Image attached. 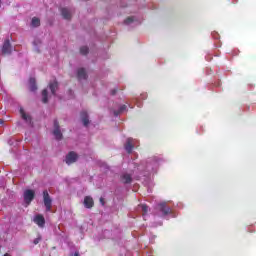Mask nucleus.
Returning a JSON list of instances; mask_svg holds the SVG:
<instances>
[{
	"label": "nucleus",
	"mask_w": 256,
	"mask_h": 256,
	"mask_svg": "<svg viewBox=\"0 0 256 256\" xmlns=\"http://www.w3.org/2000/svg\"><path fill=\"white\" fill-rule=\"evenodd\" d=\"M80 53H81V55H87V53H89V47H87V46H82V47L80 48Z\"/></svg>",
	"instance_id": "412c9836"
},
{
	"label": "nucleus",
	"mask_w": 256,
	"mask_h": 256,
	"mask_svg": "<svg viewBox=\"0 0 256 256\" xmlns=\"http://www.w3.org/2000/svg\"><path fill=\"white\" fill-rule=\"evenodd\" d=\"M4 121L3 119H0V125H3Z\"/></svg>",
	"instance_id": "bb28decb"
},
{
	"label": "nucleus",
	"mask_w": 256,
	"mask_h": 256,
	"mask_svg": "<svg viewBox=\"0 0 256 256\" xmlns=\"http://www.w3.org/2000/svg\"><path fill=\"white\" fill-rule=\"evenodd\" d=\"M141 210L143 211V217H145V215H147V212L149 211V206H147V204H141L140 205Z\"/></svg>",
	"instance_id": "aec40b11"
},
{
	"label": "nucleus",
	"mask_w": 256,
	"mask_h": 256,
	"mask_svg": "<svg viewBox=\"0 0 256 256\" xmlns=\"http://www.w3.org/2000/svg\"><path fill=\"white\" fill-rule=\"evenodd\" d=\"M29 85H30V91H32V92L37 91V82H36L35 78L29 79Z\"/></svg>",
	"instance_id": "dca6fc26"
},
{
	"label": "nucleus",
	"mask_w": 256,
	"mask_h": 256,
	"mask_svg": "<svg viewBox=\"0 0 256 256\" xmlns=\"http://www.w3.org/2000/svg\"><path fill=\"white\" fill-rule=\"evenodd\" d=\"M49 89L52 95H56L57 89H59V83L57 82V80H54L53 82L49 83Z\"/></svg>",
	"instance_id": "9b49d317"
},
{
	"label": "nucleus",
	"mask_w": 256,
	"mask_h": 256,
	"mask_svg": "<svg viewBox=\"0 0 256 256\" xmlns=\"http://www.w3.org/2000/svg\"><path fill=\"white\" fill-rule=\"evenodd\" d=\"M31 25L32 27H39L41 25V20H39L37 17H34L32 18Z\"/></svg>",
	"instance_id": "a211bd4d"
},
{
	"label": "nucleus",
	"mask_w": 256,
	"mask_h": 256,
	"mask_svg": "<svg viewBox=\"0 0 256 256\" xmlns=\"http://www.w3.org/2000/svg\"><path fill=\"white\" fill-rule=\"evenodd\" d=\"M93 205H95L93 198L91 196H86L84 198V206L86 207V209H92Z\"/></svg>",
	"instance_id": "9d476101"
},
{
	"label": "nucleus",
	"mask_w": 256,
	"mask_h": 256,
	"mask_svg": "<svg viewBox=\"0 0 256 256\" xmlns=\"http://www.w3.org/2000/svg\"><path fill=\"white\" fill-rule=\"evenodd\" d=\"M159 210L163 213V215H170L171 208L167 206L165 202L159 204Z\"/></svg>",
	"instance_id": "1a4fd4ad"
},
{
	"label": "nucleus",
	"mask_w": 256,
	"mask_h": 256,
	"mask_svg": "<svg viewBox=\"0 0 256 256\" xmlns=\"http://www.w3.org/2000/svg\"><path fill=\"white\" fill-rule=\"evenodd\" d=\"M61 15L64 19H67V20L71 19V11H69V9L67 8L61 9Z\"/></svg>",
	"instance_id": "2eb2a0df"
},
{
	"label": "nucleus",
	"mask_w": 256,
	"mask_h": 256,
	"mask_svg": "<svg viewBox=\"0 0 256 256\" xmlns=\"http://www.w3.org/2000/svg\"><path fill=\"white\" fill-rule=\"evenodd\" d=\"M134 145H133V138H128L125 145H124V149L127 153L131 154L133 153V149H134Z\"/></svg>",
	"instance_id": "423d86ee"
},
{
	"label": "nucleus",
	"mask_w": 256,
	"mask_h": 256,
	"mask_svg": "<svg viewBox=\"0 0 256 256\" xmlns=\"http://www.w3.org/2000/svg\"><path fill=\"white\" fill-rule=\"evenodd\" d=\"M77 159H79V155H77L75 151H71L66 155L65 163L67 165H73V163H76Z\"/></svg>",
	"instance_id": "7ed1b4c3"
},
{
	"label": "nucleus",
	"mask_w": 256,
	"mask_h": 256,
	"mask_svg": "<svg viewBox=\"0 0 256 256\" xmlns=\"http://www.w3.org/2000/svg\"><path fill=\"white\" fill-rule=\"evenodd\" d=\"M80 117L82 119V123H83L84 127H87L89 125V114H87L86 111H82L80 113Z\"/></svg>",
	"instance_id": "f8f14e48"
},
{
	"label": "nucleus",
	"mask_w": 256,
	"mask_h": 256,
	"mask_svg": "<svg viewBox=\"0 0 256 256\" xmlns=\"http://www.w3.org/2000/svg\"><path fill=\"white\" fill-rule=\"evenodd\" d=\"M3 256H11V254H9V253H6V254H4Z\"/></svg>",
	"instance_id": "cd10ccee"
},
{
	"label": "nucleus",
	"mask_w": 256,
	"mask_h": 256,
	"mask_svg": "<svg viewBox=\"0 0 256 256\" xmlns=\"http://www.w3.org/2000/svg\"><path fill=\"white\" fill-rule=\"evenodd\" d=\"M125 25H129V23H133V17H128L124 20Z\"/></svg>",
	"instance_id": "4be33fe9"
},
{
	"label": "nucleus",
	"mask_w": 256,
	"mask_h": 256,
	"mask_svg": "<svg viewBox=\"0 0 256 256\" xmlns=\"http://www.w3.org/2000/svg\"><path fill=\"white\" fill-rule=\"evenodd\" d=\"M74 256H79V251H76V252L74 253Z\"/></svg>",
	"instance_id": "a878e982"
},
{
	"label": "nucleus",
	"mask_w": 256,
	"mask_h": 256,
	"mask_svg": "<svg viewBox=\"0 0 256 256\" xmlns=\"http://www.w3.org/2000/svg\"><path fill=\"white\" fill-rule=\"evenodd\" d=\"M120 181H121V183H124V185H127V184H129V183H132V181H133V177H131V174H122L121 176H120Z\"/></svg>",
	"instance_id": "6e6552de"
},
{
	"label": "nucleus",
	"mask_w": 256,
	"mask_h": 256,
	"mask_svg": "<svg viewBox=\"0 0 256 256\" xmlns=\"http://www.w3.org/2000/svg\"><path fill=\"white\" fill-rule=\"evenodd\" d=\"M48 95H49V92H47V89H44L42 91V102L43 103H48L49 102Z\"/></svg>",
	"instance_id": "f3484780"
},
{
	"label": "nucleus",
	"mask_w": 256,
	"mask_h": 256,
	"mask_svg": "<svg viewBox=\"0 0 256 256\" xmlns=\"http://www.w3.org/2000/svg\"><path fill=\"white\" fill-rule=\"evenodd\" d=\"M20 115L21 118L26 121V123H31V116L25 113V110L23 108H20Z\"/></svg>",
	"instance_id": "4468645a"
},
{
	"label": "nucleus",
	"mask_w": 256,
	"mask_h": 256,
	"mask_svg": "<svg viewBox=\"0 0 256 256\" xmlns=\"http://www.w3.org/2000/svg\"><path fill=\"white\" fill-rule=\"evenodd\" d=\"M34 223H36L38 227H45V217H43L41 214L36 215L34 218Z\"/></svg>",
	"instance_id": "0eeeda50"
},
{
	"label": "nucleus",
	"mask_w": 256,
	"mask_h": 256,
	"mask_svg": "<svg viewBox=\"0 0 256 256\" xmlns=\"http://www.w3.org/2000/svg\"><path fill=\"white\" fill-rule=\"evenodd\" d=\"M77 77H78L79 81H81L83 79H87V72L85 71V68L78 69Z\"/></svg>",
	"instance_id": "ddd939ff"
},
{
	"label": "nucleus",
	"mask_w": 256,
	"mask_h": 256,
	"mask_svg": "<svg viewBox=\"0 0 256 256\" xmlns=\"http://www.w3.org/2000/svg\"><path fill=\"white\" fill-rule=\"evenodd\" d=\"M117 91H118L117 89H113V90H111L110 93H111V95H117Z\"/></svg>",
	"instance_id": "b1692460"
},
{
	"label": "nucleus",
	"mask_w": 256,
	"mask_h": 256,
	"mask_svg": "<svg viewBox=\"0 0 256 256\" xmlns=\"http://www.w3.org/2000/svg\"><path fill=\"white\" fill-rule=\"evenodd\" d=\"M126 109H127L126 105L120 106L118 111H114L115 117H119V115H121V113H123V111H125Z\"/></svg>",
	"instance_id": "6ab92c4d"
},
{
	"label": "nucleus",
	"mask_w": 256,
	"mask_h": 256,
	"mask_svg": "<svg viewBox=\"0 0 256 256\" xmlns=\"http://www.w3.org/2000/svg\"><path fill=\"white\" fill-rule=\"evenodd\" d=\"M53 135L57 141H61L63 139V133H61V127L59 126V121L57 120H54Z\"/></svg>",
	"instance_id": "f03ea898"
},
{
	"label": "nucleus",
	"mask_w": 256,
	"mask_h": 256,
	"mask_svg": "<svg viewBox=\"0 0 256 256\" xmlns=\"http://www.w3.org/2000/svg\"><path fill=\"white\" fill-rule=\"evenodd\" d=\"M39 241H41V238L34 239V245H39Z\"/></svg>",
	"instance_id": "5701e85b"
},
{
	"label": "nucleus",
	"mask_w": 256,
	"mask_h": 256,
	"mask_svg": "<svg viewBox=\"0 0 256 256\" xmlns=\"http://www.w3.org/2000/svg\"><path fill=\"white\" fill-rule=\"evenodd\" d=\"M12 51L13 47L11 46V41H9V39H6L2 46V53L3 55H11Z\"/></svg>",
	"instance_id": "39448f33"
},
{
	"label": "nucleus",
	"mask_w": 256,
	"mask_h": 256,
	"mask_svg": "<svg viewBox=\"0 0 256 256\" xmlns=\"http://www.w3.org/2000/svg\"><path fill=\"white\" fill-rule=\"evenodd\" d=\"M33 199H35V191L30 189L26 190L24 192V201L26 205H31V201H33Z\"/></svg>",
	"instance_id": "20e7f679"
},
{
	"label": "nucleus",
	"mask_w": 256,
	"mask_h": 256,
	"mask_svg": "<svg viewBox=\"0 0 256 256\" xmlns=\"http://www.w3.org/2000/svg\"><path fill=\"white\" fill-rule=\"evenodd\" d=\"M43 201L44 205L46 207V211H51V207L53 205V200L51 199V196L49 195V192L47 190L43 191Z\"/></svg>",
	"instance_id": "f257e3e1"
},
{
	"label": "nucleus",
	"mask_w": 256,
	"mask_h": 256,
	"mask_svg": "<svg viewBox=\"0 0 256 256\" xmlns=\"http://www.w3.org/2000/svg\"><path fill=\"white\" fill-rule=\"evenodd\" d=\"M100 203H102V205H105V200L103 198H100Z\"/></svg>",
	"instance_id": "393cba45"
}]
</instances>
